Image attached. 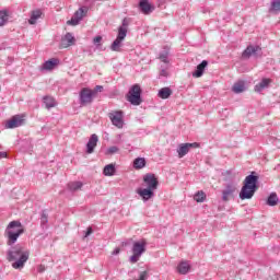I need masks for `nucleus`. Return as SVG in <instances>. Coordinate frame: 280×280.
I'll return each mask as SVG.
<instances>
[{"mask_svg": "<svg viewBox=\"0 0 280 280\" xmlns=\"http://www.w3.org/2000/svg\"><path fill=\"white\" fill-rule=\"evenodd\" d=\"M117 152H119V148L117 147H109L107 150H106V154H117Z\"/></svg>", "mask_w": 280, "mask_h": 280, "instance_id": "obj_35", "label": "nucleus"}, {"mask_svg": "<svg viewBox=\"0 0 280 280\" xmlns=\"http://www.w3.org/2000/svg\"><path fill=\"white\" fill-rule=\"evenodd\" d=\"M119 253H120L119 247H116V248L113 250L112 255H119Z\"/></svg>", "mask_w": 280, "mask_h": 280, "instance_id": "obj_41", "label": "nucleus"}, {"mask_svg": "<svg viewBox=\"0 0 280 280\" xmlns=\"http://www.w3.org/2000/svg\"><path fill=\"white\" fill-rule=\"evenodd\" d=\"M108 117L116 128H124V112L116 110L108 114Z\"/></svg>", "mask_w": 280, "mask_h": 280, "instance_id": "obj_10", "label": "nucleus"}, {"mask_svg": "<svg viewBox=\"0 0 280 280\" xmlns=\"http://www.w3.org/2000/svg\"><path fill=\"white\" fill-rule=\"evenodd\" d=\"M93 233V228H88V231L84 235V237H89V235H91Z\"/></svg>", "mask_w": 280, "mask_h": 280, "instance_id": "obj_40", "label": "nucleus"}, {"mask_svg": "<svg viewBox=\"0 0 280 280\" xmlns=\"http://www.w3.org/2000/svg\"><path fill=\"white\" fill-rule=\"evenodd\" d=\"M222 194V200L229 202V200L233 198V194H235V188L233 186H228Z\"/></svg>", "mask_w": 280, "mask_h": 280, "instance_id": "obj_21", "label": "nucleus"}, {"mask_svg": "<svg viewBox=\"0 0 280 280\" xmlns=\"http://www.w3.org/2000/svg\"><path fill=\"white\" fill-rule=\"evenodd\" d=\"M143 187L136 189V194L142 201L148 202L154 198V192L159 189V178L152 173H148L143 176Z\"/></svg>", "mask_w": 280, "mask_h": 280, "instance_id": "obj_2", "label": "nucleus"}, {"mask_svg": "<svg viewBox=\"0 0 280 280\" xmlns=\"http://www.w3.org/2000/svg\"><path fill=\"white\" fill-rule=\"evenodd\" d=\"M158 96L161 97V100H168V97L172 96V89H170V88H162L159 91Z\"/></svg>", "mask_w": 280, "mask_h": 280, "instance_id": "obj_23", "label": "nucleus"}, {"mask_svg": "<svg viewBox=\"0 0 280 280\" xmlns=\"http://www.w3.org/2000/svg\"><path fill=\"white\" fill-rule=\"evenodd\" d=\"M104 176H115V164H108L103 170Z\"/></svg>", "mask_w": 280, "mask_h": 280, "instance_id": "obj_28", "label": "nucleus"}, {"mask_svg": "<svg viewBox=\"0 0 280 280\" xmlns=\"http://www.w3.org/2000/svg\"><path fill=\"white\" fill-rule=\"evenodd\" d=\"M121 43H124V40L116 38L110 46L112 51H121Z\"/></svg>", "mask_w": 280, "mask_h": 280, "instance_id": "obj_32", "label": "nucleus"}, {"mask_svg": "<svg viewBox=\"0 0 280 280\" xmlns=\"http://www.w3.org/2000/svg\"><path fill=\"white\" fill-rule=\"evenodd\" d=\"M100 141V138L97 137V135L93 133L88 143H86V153L88 154H93V152H95V148H97V142Z\"/></svg>", "mask_w": 280, "mask_h": 280, "instance_id": "obj_12", "label": "nucleus"}, {"mask_svg": "<svg viewBox=\"0 0 280 280\" xmlns=\"http://www.w3.org/2000/svg\"><path fill=\"white\" fill-rule=\"evenodd\" d=\"M209 62L207 60H203L201 63L197 66V69L195 72H192L194 78H202V74L205 73V69H207V66Z\"/></svg>", "mask_w": 280, "mask_h": 280, "instance_id": "obj_19", "label": "nucleus"}, {"mask_svg": "<svg viewBox=\"0 0 280 280\" xmlns=\"http://www.w3.org/2000/svg\"><path fill=\"white\" fill-rule=\"evenodd\" d=\"M58 65H60V60L51 58L43 63L40 71H54Z\"/></svg>", "mask_w": 280, "mask_h": 280, "instance_id": "obj_13", "label": "nucleus"}, {"mask_svg": "<svg viewBox=\"0 0 280 280\" xmlns=\"http://www.w3.org/2000/svg\"><path fill=\"white\" fill-rule=\"evenodd\" d=\"M194 200L196 202H205V200H207V194L202 190H198L194 196Z\"/></svg>", "mask_w": 280, "mask_h": 280, "instance_id": "obj_30", "label": "nucleus"}, {"mask_svg": "<svg viewBox=\"0 0 280 280\" xmlns=\"http://www.w3.org/2000/svg\"><path fill=\"white\" fill-rule=\"evenodd\" d=\"M190 268H191V266H189L188 261H182L178 265L177 270H178L179 275H187V272H189Z\"/></svg>", "mask_w": 280, "mask_h": 280, "instance_id": "obj_24", "label": "nucleus"}, {"mask_svg": "<svg viewBox=\"0 0 280 280\" xmlns=\"http://www.w3.org/2000/svg\"><path fill=\"white\" fill-rule=\"evenodd\" d=\"M160 60L164 62V65H170V48H164V50L160 52Z\"/></svg>", "mask_w": 280, "mask_h": 280, "instance_id": "obj_25", "label": "nucleus"}, {"mask_svg": "<svg viewBox=\"0 0 280 280\" xmlns=\"http://www.w3.org/2000/svg\"><path fill=\"white\" fill-rule=\"evenodd\" d=\"M94 92L91 89L83 88L79 94V100L81 106H88V104H93Z\"/></svg>", "mask_w": 280, "mask_h": 280, "instance_id": "obj_7", "label": "nucleus"}, {"mask_svg": "<svg viewBox=\"0 0 280 280\" xmlns=\"http://www.w3.org/2000/svg\"><path fill=\"white\" fill-rule=\"evenodd\" d=\"M145 167V158H137L133 161V168L135 170H143Z\"/></svg>", "mask_w": 280, "mask_h": 280, "instance_id": "obj_26", "label": "nucleus"}, {"mask_svg": "<svg viewBox=\"0 0 280 280\" xmlns=\"http://www.w3.org/2000/svg\"><path fill=\"white\" fill-rule=\"evenodd\" d=\"M139 8L143 14H152L154 5H151L149 0H140Z\"/></svg>", "mask_w": 280, "mask_h": 280, "instance_id": "obj_14", "label": "nucleus"}, {"mask_svg": "<svg viewBox=\"0 0 280 280\" xmlns=\"http://www.w3.org/2000/svg\"><path fill=\"white\" fill-rule=\"evenodd\" d=\"M44 104L46 106V108H54L56 107V100L51 96H45L44 97Z\"/></svg>", "mask_w": 280, "mask_h": 280, "instance_id": "obj_29", "label": "nucleus"}, {"mask_svg": "<svg viewBox=\"0 0 280 280\" xmlns=\"http://www.w3.org/2000/svg\"><path fill=\"white\" fill-rule=\"evenodd\" d=\"M40 16H43V11L40 10H34L31 13V18L28 20L30 25H36L38 19H40Z\"/></svg>", "mask_w": 280, "mask_h": 280, "instance_id": "obj_22", "label": "nucleus"}, {"mask_svg": "<svg viewBox=\"0 0 280 280\" xmlns=\"http://www.w3.org/2000/svg\"><path fill=\"white\" fill-rule=\"evenodd\" d=\"M118 139H121V135H118Z\"/></svg>", "mask_w": 280, "mask_h": 280, "instance_id": "obj_44", "label": "nucleus"}, {"mask_svg": "<svg viewBox=\"0 0 280 280\" xmlns=\"http://www.w3.org/2000/svg\"><path fill=\"white\" fill-rule=\"evenodd\" d=\"M270 84H272V80L264 78L258 84L254 86V91L256 93H261L262 91H266Z\"/></svg>", "mask_w": 280, "mask_h": 280, "instance_id": "obj_15", "label": "nucleus"}, {"mask_svg": "<svg viewBox=\"0 0 280 280\" xmlns=\"http://www.w3.org/2000/svg\"><path fill=\"white\" fill-rule=\"evenodd\" d=\"M8 23V12L5 10L0 11V26Z\"/></svg>", "mask_w": 280, "mask_h": 280, "instance_id": "obj_33", "label": "nucleus"}, {"mask_svg": "<svg viewBox=\"0 0 280 280\" xmlns=\"http://www.w3.org/2000/svg\"><path fill=\"white\" fill-rule=\"evenodd\" d=\"M253 174L255 173H252L244 179V185L240 191L241 200H250V198L255 196V191H257V183L259 180V177Z\"/></svg>", "mask_w": 280, "mask_h": 280, "instance_id": "obj_4", "label": "nucleus"}, {"mask_svg": "<svg viewBox=\"0 0 280 280\" xmlns=\"http://www.w3.org/2000/svg\"><path fill=\"white\" fill-rule=\"evenodd\" d=\"M127 100H128V102H130V104H132V106L141 105V86H139V84L133 85L129 90Z\"/></svg>", "mask_w": 280, "mask_h": 280, "instance_id": "obj_6", "label": "nucleus"}, {"mask_svg": "<svg viewBox=\"0 0 280 280\" xmlns=\"http://www.w3.org/2000/svg\"><path fill=\"white\" fill-rule=\"evenodd\" d=\"M257 51H261V47L259 46H248L244 51L242 57L243 58H250V56H255Z\"/></svg>", "mask_w": 280, "mask_h": 280, "instance_id": "obj_18", "label": "nucleus"}, {"mask_svg": "<svg viewBox=\"0 0 280 280\" xmlns=\"http://www.w3.org/2000/svg\"><path fill=\"white\" fill-rule=\"evenodd\" d=\"M104 91V86H102V85H96L95 88H94V90H92V93H94V97H95V95H97V93H102Z\"/></svg>", "mask_w": 280, "mask_h": 280, "instance_id": "obj_36", "label": "nucleus"}, {"mask_svg": "<svg viewBox=\"0 0 280 280\" xmlns=\"http://www.w3.org/2000/svg\"><path fill=\"white\" fill-rule=\"evenodd\" d=\"M93 43H94V45H100V43H102V36L98 35V36L94 37Z\"/></svg>", "mask_w": 280, "mask_h": 280, "instance_id": "obj_38", "label": "nucleus"}, {"mask_svg": "<svg viewBox=\"0 0 280 280\" xmlns=\"http://www.w3.org/2000/svg\"><path fill=\"white\" fill-rule=\"evenodd\" d=\"M278 203H279V197H277L275 192L270 194L267 199V205L269 207H277Z\"/></svg>", "mask_w": 280, "mask_h": 280, "instance_id": "obj_27", "label": "nucleus"}, {"mask_svg": "<svg viewBox=\"0 0 280 280\" xmlns=\"http://www.w3.org/2000/svg\"><path fill=\"white\" fill-rule=\"evenodd\" d=\"M5 156H8V153H5V152H0V159H5Z\"/></svg>", "mask_w": 280, "mask_h": 280, "instance_id": "obj_42", "label": "nucleus"}, {"mask_svg": "<svg viewBox=\"0 0 280 280\" xmlns=\"http://www.w3.org/2000/svg\"><path fill=\"white\" fill-rule=\"evenodd\" d=\"M160 75H161L162 78H167V70L162 69V70L160 71Z\"/></svg>", "mask_w": 280, "mask_h": 280, "instance_id": "obj_39", "label": "nucleus"}, {"mask_svg": "<svg viewBox=\"0 0 280 280\" xmlns=\"http://www.w3.org/2000/svg\"><path fill=\"white\" fill-rule=\"evenodd\" d=\"M86 12H89L86 7H81L78 11H75L73 16L67 22V24L73 26L80 25V21H82L84 16H86Z\"/></svg>", "mask_w": 280, "mask_h": 280, "instance_id": "obj_9", "label": "nucleus"}, {"mask_svg": "<svg viewBox=\"0 0 280 280\" xmlns=\"http://www.w3.org/2000/svg\"><path fill=\"white\" fill-rule=\"evenodd\" d=\"M147 246H148V242H145L144 238L138 242H135L131 248L132 256H130L129 261H131V264H137V261L141 259V255L145 253Z\"/></svg>", "mask_w": 280, "mask_h": 280, "instance_id": "obj_5", "label": "nucleus"}, {"mask_svg": "<svg viewBox=\"0 0 280 280\" xmlns=\"http://www.w3.org/2000/svg\"><path fill=\"white\" fill-rule=\"evenodd\" d=\"M71 45H75V37H73V34L67 33L61 39V47L67 49V47H71Z\"/></svg>", "mask_w": 280, "mask_h": 280, "instance_id": "obj_16", "label": "nucleus"}, {"mask_svg": "<svg viewBox=\"0 0 280 280\" xmlns=\"http://www.w3.org/2000/svg\"><path fill=\"white\" fill-rule=\"evenodd\" d=\"M25 124V118L23 115L12 116L9 120L5 121L4 127L8 130H14V128H21Z\"/></svg>", "mask_w": 280, "mask_h": 280, "instance_id": "obj_8", "label": "nucleus"}, {"mask_svg": "<svg viewBox=\"0 0 280 280\" xmlns=\"http://www.w3.org/2000/svg\"><path fill=\"white\" fill-rule=\"evenodd\" d=\"M246 89H247L246 81H237L232 86L233 93H236V94L244 93V91H246Z\"/></svg>", "mask_w": 280, "mask_h": 280, "instance_id": "obj_20", "label": "nucleus"}, {"mask_svg": "<svg viewBox=\"0 0 280 280\" xmlns=\"http://www.w3.org/2000/svg\"><path fill=\"white\" fill-rule=\"evenodd\" d=\"M127 35H128V22L125 20L122 21V25L119 26L118 28V35L116 38L118 40H125Z\"/></svg>", "mask_w": 280, "mask_h": 280, "instance_id": "obj_17", "label": "nucleus"}, {"mask_svg": "<svg viewBox=\"0 0 280 280\" xmlns=\"http://www.w3.org/2000/svg\"><path fill=\"white\" fill-rule=\"evenodd\" d=\"M83 185L82 182H72L68 184V189H70V191H78L82 189Z\"/></svg>", "mask_w": 280, "mask_h": 280, "instance_id": "obj_31", "label": "nucleus"}, {"mask_svg": "<svg viewBox=\"0 0 280 280\" xmlns=\"http://www.w3.org/2000/svg\"><path fill=\"white\" fill-rule=\"evenodd\" d=\"M42 222H47V218H46V217H43V218H42Z\"/></svg>", "mask_w": 280, "mask_h": 280, "instance_id": "obj_43", "label": "nucleus"}, {"mask_svg": "<svg viewBox=\"0 0 280 280\" xmlns=\"http://www.w3.org/2000/svg\"><path fill=\"white\" fill-rule=\"evenodd\" d=\"M25 233V228H23V224L21 221H11L5 231L4 235L7 237V244L9 246H14L16 244L19 237Z\"/></svg>", "mask_w": 280, "mask_h": 280, "instance_id": "obj_3", "label": "nucleus"}, {"mask_svg": "<svg viewBox=\"0 0 280 280\" xmlns=\"http://www.w3.org/2000/svg\"><path fill=\"white\" fill-rule=\"evenodd\" d=\"M7 259L12 262L14 270H23L30 259V249L23 247V245H16L8 250Z\"/></svg>", "mask_w": 280, "mask_h": 280, "instance_id": "obj_1", "label": "nucleus"}, {"mask_svg": "<svg viewBox=\"0 0 280 280\" xmlns=\"http://www.w3.org/2000/svg\"><path fill=\"white\" fill-rule=\"evenodd\" d=\"M191 148H200V144L197 142L179 144L177 149L178 158L183 159V156H186V154L189 153V150H191Z\"/></svg>", "mask_w": 280, "mask_h": 280, "instance_id": "obj_11", "label": "nucleus"}, {"mask_svg": "<svg viewBox=\"0 0 280 280\" xmlns=\"http://www.w3.org/2000/svg\"><path fill=\"white\" fill-rule=\"evenodd\" d=\"M270 12H280V0H272Z\"/></svg>", "mask_w": 280, "mask_h": 280, "instance_id": "obj_34", "label": "nucleus"}, {"mask_svg": "<svg viewBox=\"0 0 280 280\" xmlns=\"http://www.w3.org/2000/svg\"><path fill=\"white\" fill-rule=\"evenodd\" d=\"M45 270H47V268L45 267V265H38V266H37V272L43 273V272H45Z\"/></svg>", "mask_w": 280, "mask_h": 280, "instance_id": "obj_37", "label": "nucleus"}]
</instances>
